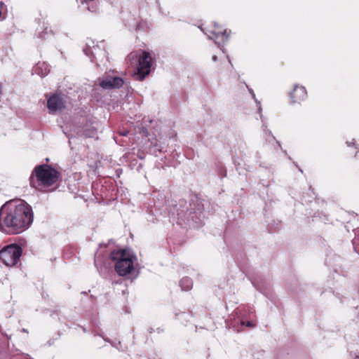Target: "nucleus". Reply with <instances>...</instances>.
I'll return each mask as SVG.
<instances>
[{"label": "nucleus", "mask_w": 359, "mask_h": 359, "mask_svg": "<svg viewBox=\"0 0 359 359\" xmlns=\"http://www.w3.org/2000/svg\"><path fill=\"white\" fill-rule=\"evenodd\" d=\"M32 222V208L24 201H11L0 210V230L6 233H22Z\"/></svg>", "instance_id": "1"}, {"label": "nucleus", "mask_w": 359, "mask_h": 359, "mask_svg": "<svg viewBox=\"0 0 359 359\" xmlns=\"http://www.w3.org/2000/svg\"><path fill=\"white\" fill-rule=\"evenodd\" d=\"M151 57L150 53L142 51L138 58V67L136 73V79L142 81L150 73Z\"/></svg>", "instance_id": "5"}, {"label": "nucleus", "mask_w": 359, "mask_h": 359, "mask_svg": "<svg viewBox=\"0 0 359 359\" xmlns=\"http://www.w3.org/2000/svg\"><path fill=\"white\" fill-rule=\"evenodd\" d=\"M22 248L11 244L0 250V259L7 266H13L18 264L22 255Z\"/></svg>", "instance_id": "4"}, {"label": "nucleus", "mask_w": 359, "mask_h": 359, "mask_svg": "<svg viewBox=\"0 0 359 359\" xmlns=\"http://www.w3.org/2000/svg\"><path fill=\"white\" fill-rule=\"evenodd\" d=\"M111 259L115 263V271L121 276L131 273L136 257L126 250H114L110 254Z\"/></svg>", "instance_id": "3"}, {"label": "nucleus", "mask_w": 359, "mask_h": 359, "mask_svg": "<svg viewBox=\"0 0 359 359\" xmlns=\"http://www.w3.org/2000/svg\"><path fill=\"white\" fill-rule=\"evenodd\" d=\"M48 72H49V69H48L47 67H46L45 72L43 73H42V76H46V74H48Z\"/></svg>", "instance_id": "10"}, {"label": "nucleus", "mask_w": 359, "mask_h": 359, "mask_svg": "<svg viewBox=\"0 0 359 359\" xmlns=\"http://www.w3.org/2000/svg\"><path fill=\"white\" fill-rule=\"evenodd\" d=\"M357 358H359V357H358V356H357Z\"/></svg>", "instance_id": "15"}, {"label": "nucleus", "mask_w": 359, "mask_h": 359, "mask_svg": "<svg viewBox=\"0 0 359 359\" xmlns=\"http://www.w3.org/2000/svg\"><path fill=\"white\" fill-rule=\"evenodd\" d=\"M306 90L303 86H295L290 94L293 102H300L306 97Z\"/></svg>", "instance_id": "8"}, {"label": "nucleus", "mask_w": 359, "mask_h": 359, "mask_svg": "<svg viewBox=\"0 0 359 359\" xmlns=\"http://www.w3.org/2000/svg\"><path fill=\"white\" fill-rule=\"evenodd\" d=\"M217 57L216 55L212 56L213 61H217Z\"/></svg>", "instance_id": "12"}, {"label": "nucleus", "mask_w": 359, "mask_h": 359, "mask_svg": "<svg viewBox=\"0 0 359 359\" xmlns=\"http://www.w3.org/2000/svg\"><path fill=\"white\" fill-rule=\"evenodd\" d=\"M40 65H41L40 64H39V65H38V66H37V67H36V70H37V69H38V68H40V67H40Z\"/></svg>", "instance_id": "13"}, {"label": "nucleus", "mask_w": 359, "mask_h": 359, "mask_svg": "<svg viewBox=\"0 0 359 359\" xmlns=\"http://www.w3.org/2000/svg\"><path fill=\"white\" fill-rule=\"evenodd\" d=\"M193 285V283L189 278H183L180 281V286L183 290H189Z\"/></svg>", "instance_id": "9"}, {"label": "nucleus", "mask_w": 359, "mask_h": 359, "mask_svg": "<svg viewBox=\"0 0 359 359\" xmlns=\"http://www.w3.org/2000/svg\"><path fill=\"white\" fill-rule=\"evenodd\" d=\"M4 6V4L2 1H0V11L3 8Z\"/></svg>", "instance_id": "11"}, {"label": "nucleus", "mask_w": 359, "mask_h": 359, "mask_svg": "<svg viewBox=\"0 0 359 359\" xmlns=\"http://www.w3.org/2000/svg\"><path fill=\"white\" fill-rule=\"evenodd\" d=\"M98 84L104 89H113L121 87L124 82L122 78L105 74L97 80Z\"/></svg>", "instance_id": "6"}, {"label": "nucleus", "mask_w": 359, "mask_h": 359, "mask_svg": "<svg viewBox=\"0 0 359 359\" xmlns=\"http://www.w3.org/2000/svg\"><path fill=\"white\" fill-rule=\"evenodd\" d=\"M83 1H84L85 2H87V1H88V0H83Z\"/></svg>", "instance_id": "14"}, {"label": "nucleus", "mask_w": 359, "mask_h": 359, "mask_svg": "<svg viewBox=\"0 0 359 359\" xmlns=\"http://www.w3.org/2000/svg\"><path fill=\"white\" fill-rule=\"evenodd\" d=\"M60 177V173L50 166L43 164L35 167L31 177V187L46 191L56 184Z\"/></svg>", "instance_id": "2"}, {"label": "nucleus", "mask_w": 359, "mask_h": 359, "mask_svg": "<svg viewBox=\"0 0 359 359\" xmlns=\"http://www.w3.org/2000/svg\"><path fill=\"white\" fill-rule=\"evenodd\" d=\"M65 97L61 94H53L47 100V107L50 113L60 111L65 108Z\"/></svg>", "instance_id": "7"}]
</instances>
